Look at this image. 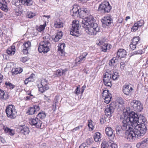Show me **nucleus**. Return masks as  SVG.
Instances as JSON below:
<instances>
[{"label":"nucleus","instance_id":"obj_28","mask_svg":"<svg viewBox=\"0 0 148 148\" xmlns=\"http://www.w3.org/2000/svg\"><path fill=\"white\" fill-rule=\"evenodd\" d=\"M23 71L22 68H16L13 69L11 71V72L12 74L16 75L18 73H21Z\"/></svg>","mask_w":148,"mask_h":148},{"label":"nucleus","instance_id":"obj_47","mask_svg":"<svg viewBox=\"0 0 148 148\" xmlns=\"http://www.w3.org/2000/svg\"><path fill=\"white\" fill-rule=\"evenodd\" d=\"M9 66L8 65V63L6 67L4 68V70L6 72L8 73V74L9 73Z\"/></svg>","mask_w":148,"mask_h":148},{"label":"nucleus","instance_id":"obj_50","mask_svg":"<svg viewBox=\"0 0 148 148\" xmlns=\"http://www.w3.org/2000/svg\"><path fill=\"white\" fill-rule=\"evenodd\" d=\"M82 126H78L76 127L74 129H73L72 130H71V131L72 132H74L75 131H76L77 130H79L80 127H82Z\"/></svg>","mask_w":148,"mask_h":148},{"label":"nucleus","instance_id":"obj_1","mask_svg":"<svg viewBox=\"0 0 148 148\" xmlns=\"http://www.w3.org/2000/svg\"><path fill=\"white\" fill-rule=\"evenodd\" d=\"M126 118L128 122L132 124V131L129 133L128 136L133 138H137L139 139L144 136L147 131L145 126L146 119L144 116L138 115L135 112H132L127 115Z\"/></svg>","mask_w":148,"mask_h":148},{"label":"nucleus","instance_id":"obj_15","mask_svg":"<svg viewBox=\"0 0 148 148\" xmlns=\"http://www.w3.org/2000/svg\"><path fill=\"white\" fill-rule=\"evenodd\" d=\"M114 103H111L109 107L106 108L105 110V115L107 117L109 118L111 116L112 114L113 113L115 109L114 108Z\"/></svg>","mask_w":148,"mask_h":148},{"label":"nucleus","instance_id":"obj_43","mask_svg":"<svg viewBox=\"0 0 148 148\" xmlns=\"http://www.w3.org/2000/svg\"><path fill=\"white\" fill-rule=\"evenodd\" d=\"M5 112L7 114V116L8 117H9V105H8L5 110Z\"/></svg>","mask_w":148,"mask_h":148},{"label":"nucleus","instance_id":"obj_5","mask_svg":"<svg viewBox=\"0 0 148 148\" xmlns=\"http://www.w3.org/2000/svg\"><path fill=\"white\" fill-rule=\"evenodd\" d=\"M47 38H46L47 36L45 37V39L47 38V40H45L41 42L38 49L40 53L43 52L44 53H47L50 50V47L51 46V44L49 42V36H47Z\"/></svg>","mask_w":148,"mask_h":148},{"label":"nucleus","instance_id":"obj_62","mask_svg":"<svg viewBox=\"0 0 148 148\" xmlns=\"http://www.w3.org/2000/svg\"><path fill=\"white\" fill-rule=\"evenodd\" d=\"M85 145V144H82L79 146V148H85L86 147Z\"/></svg>","mask_w":148,"mask_h":148},{"label":"nucleus","instance_id":"obj_63","mask_svg":"<svg viewBox=\"0 0 148 148\" xmlns=\"http://www.w3.org/2000/svg\"><path fill=\"white\" fill-rule=\"evenodd\" d=\"M3 77V76L0 73V83L2 82V79Z\"/></svg>","mask_w":148,"mask_h":148},{"label":"nucleus","instance_id":"obj_53","mask_svg":"<svg viewBox=\"0 0 148 148\" xmlns=\"http://www.w3.org/2000/svg\"><path fill=\"white\" fill-rule=\"evenodd\" d=\"M112 148H117L118 146L115 143H112L111 144L110 146Z\"/></svg>","mask_w":148,"mask_h":148},{"label":"nucleus","instance_id":"obj_60","mask_svg":"<svg viewBox=\"0 0 148 148\" xmlns=\"http://www.w3.org/2000/svg\"><path fill=\"white\" fill-rule=\"evenodd\" d=\"M45 97H44V99H45L48 100L49 99V96H47L46 95H45Z\"/></svg>","mask_w":148,"mask_h":148},{"label":"nucleus","instance_id":"obj_51","mask_svg":"<svg viewBox=\"0 0 148 148\" xmlns=\"http://www.w3.org/2000/svg\"><path fill=\"white\" fill-rule=\"evenodd\" d=\"M28 59L26 57H24L22 58L20 60H21L22 62L24 63L26 61H27Z\"/></svg>","mask_w":148,"mask_h":148},{"label":"nucleus","instance_id":"obj_36","mask_svg":"<svg viewBox=\"0 0 148 148\" xmlns=\"http://www.w3.org/2000/svg\"><path fill=\"white\" fill-rule=\"evenodd\" d=\"M101 148H109L108 144L106 141L102 142L101 145Z\"/></svg>","mask_w":148,"mask_h":148},{"label":"nucleus","instance_id":"obj_7","mask_svg":"<svg viewBox=\"0 0 148 148\" xmlns=\"http://www.w3.org/2000/svg\"><path fill=\"white\" fill-rule=\"evenodd\" d=\"M112 7L108 2L105 1L102 2L99 6L98 11L102 14L110 12Z\"/></svg>","mask_w":148,"mask_h":148},{"label":"nucleus","instance_id":"obj_52","mask_svg":"<svg viewBox=\"0 0 148 148\" xmlns=\"http://www.w3.org/2000/svg\"><path fill=\"white\" fill-rule=\"evenodd\" d=\"M23 52L25 54H26L28 53V50L29 49H25V48H23Z\"/></svg>","mask_w":148,"mask_h":148},{"label":"nucleus","instance_id":"obj_45","mask_svg":"<svg viewBox=\"0 0 148 148\" xmlns=\"http://www.w3.org/2000/svg\"><path fill=\"white\" fill-rule=\"evenodd\" d=\"M75 92L77 95H78L80 94L79 85V86H77Z\"/></svg>","mask_w":148,"mask_h":148},{"label":"nucleus","instance_id":"obj_64","mask_svg":"<svg viewBox=\"0 0 148 148\" xmlns=\"http://www.w3.org/2000/svg\"><path fill=\"white\" fill-rule=\"evenodd\" d=\"M62 72V74L63 75V74H64L67 71V70L66 69H61Z\"/></svg>","mask_w":148,"mask_h":148},{"label":"nucleus","instance_id":"obj_13","mask_svg":"<svg viewBox=\"0 0 148 148\" xmlns=\"http://www.w3.org/2000/svg\"><path fill=\"white\" fill-rule=\"evenodd\" d=\"M102 96L104 99V102L107 104L110 102L111 99L112 98V95L108 90H103Z\"/></svg>","mask_w":148,"mask_h":148},{"label":"nucleus","instance_id":"obj_33","mask_svg":"<svg viewBox=\"0 0 148 148\" xmlns=\"http://www.w3.org/2000/svg\"><path fill=\"white\" fill-rule=\"evenodd\" d=\"M65 46L64 44H61L60 46L59 47L58 49V51H60L62 55H64L65 52L63 51V49Z\"/></svg>","mask_w":148,"mask_h":148},{"label":"nucleus","instance_id":"obj_48","mask_svg":"<svg viewBox=\"0 0 148 148\" xmlns=\"http://www.w3.org/2000/svg\"><path fill=\"white\" fill-rule=\"evenodd\" d=\"M83 10L85 15H88L90 13L89 10L87 9L83 8Z\"/></svg>","mask_w":148,"mask_h":148},{"label":"nucleus","instance_id":"obj_12","mask_svg":"<svg viewBox=\"0 0 148 148\" xmlns=\"http://www.w3.org/2000/svg\"><path fill=\"white\" fill-rule=\"evenodd\" d=\"M41 85H38V86L39 90L40 92L43 93L49 89V87L48 85V81L46 79H42L41 80Z\"/></svg>","mask_w":148,"mask_h":148},{"label":"nucleus","instance_id":"obj_10","mask_svg":"<svg viewBox=\"0 0 148 148\" xmlns=\"http://www.w3.org/2000/svg\"><path fill=\"white\" fill-rule=\"evenodd\" d=\"M12 3L16 6L21 4L24 5L30 6L32 5L33 1L31 0H12Z\"/></svg>","mask_w":148,"mask_h":148},{"label":"nucleus","instance_id":"obj_24","mask_svg":"<svg viewBox=\"0 0 148 148\" xmlns=\"http://www.w3.org/2000/svg\"><path fill=\"white\" fill-rule=\"evenodd\" d=\"M117 55L118 58H120L121 59V58H123L126 55V52L123 49H119L117 53Z\"/></svg>","mask_w":148,"mask_h":148},{"label":"nucleus","instance_id":"obj_38","mask_svg":"<svg viewBox=\"0 0 148 148\" xmlns=\"http://www.w3.org/2000/svg\"><path fill=\"white\" fill-rule=\"evenodd\" d=\"M35 15L30 12H28L27 13V16L29 18H32Z\"/></svg>","mask_w":148,"mask_h":148},{"label":"nucleus","instance_id":"obj_3","mask_svg":"<svg viewBox=\"0 0 148 148\" xmlns=\"http://www.w3.org/2000/svg\"><path fill=\"white\" fill-rule=\"evenodd\" d=\"M126 115V114H124V120L122 122L123 125L122 126L120 125H117L116 126V130L117 134L122 133L123 132V130H125V138L128 140L132 141L135 140L136 138H133L132 137V136L130 137L128 136V134H129V133H130L132 130L131 127H132L131 123L130 122H128V120L127 119L126 116H125Z\"/></svg>","mask_w":148,"mask_h":148},{"label":"nucleus","instance_id":"obj_31","mask_svg":"<svg viewBox=\"0 0 148 148\" xmlns=\"http://www.w3.org/2000/svg\"><path fill=\"white\" fill-rule=\"evenodd\" d=\"M54 26L56 28H60L63 27V23L60 20H57L55 22Z\"/></svg>","mask_w":148,"mask_h":148},{"label":"nucleus","instance_id":"obj_20","mask_svg":"<svg viewBox=\"0 0 148 148\" xmlns=\"http://www.w3.org/2000/svg\"><path fill=\"white\" fill-rule=\"evenodd\" d=\"M113 130L110 127H107L105 130L106 134L110 139H113L115 136L114 134H113Z\"/></svg>","mask_w":148,"mask_h":148},{"label":"nucleus","instance_id":"obj_55","mask_svg":"<svg viewBox=\"0 0 148 148\" xmlns=\"http://www.w3.org/2000/svg\"><path fill=\"white\" fill-rule=\"evenodd\" d=\"M13 14H14L16 16H19L20 14L19 12L16 11L14 12H13Z\"/></svg>","mask_w":148,"mask_h":148},{"label":"nucleus","instance_id":"obj_27","mask_svg":"<svg viewBox=\"0 0 148 148\" xmlns=\"http://www.w3.org/2000/svg\"><path fill=\"white\" fill-rule=\"evenodd\" d=\"M8 95H5L4 91L0 89V99L5 100L8 99Z\"/></svg>","mask_w":148,"mask_h":148},{"label":"nucleus","instance_id":"obj_18","mask_svg":"<svg viewBox=\"0 0 148 148\" xmlns=\"http://www.w3.org/2000/svg\"><path fill=\"white\" fill-rule=\"evenodd\" d=\"M10 109L11 111V114H10V118L15 119L17 115V112L16 111L15 106L12 105H10Z\"/></svg>","mask_w":148,"mask_h":148},{"label":"nucleus","instance_id":"obj_44","mask_svg":"<svg viewBox=\"0 0 148 148\" xmlns=\"http://www.w3.org/2000/svg\"><path fill=\"white\" fill-rule=\"evenodd\" d=\"M9 50H8V49L6 51V53L8 54V55L6 56V55H4L3 56V57L5 59L7 60V58H9Z\"/></svg>","mask_w":148,"mask_h":148},{"label":"nucleus","instance_id":"obj_61","mask_svg":"<svg viewBox=\"0 0 148 148\" xmlns=\"http://www.w3.org/2000/svg\"><path fill=\"white\" fill-rule=\"evenodd\" d=\"M29 78H27L25 80V81H24V82H25V84H28V83L29 82V81H28V80H29Z\"/></svg>","mask_w":148,"mask_h":148},{"label":"nucleus","instance_id":"obj_17","mask_svg":"<svg viewBox=\"0 0 148 148\" xmlns=\"http://www.w3.org/2000/svg\"><path fill=\"white\" fill-rule=\"evenodd\" d=\"M140 38L138 36L134 37L132 39V43L130 45V47L133 50L136 47V45L140 42Z\"/></svg>","mask_w":148,"mask_h":148},{"label":"nucleus","instance_id":"obj_59","mask_svg":"<svg viewBox=\"0 0 148 148\" xmlns=\"http://www.w3.org/2000/svg\"><path fill=\"white\" fill-rule=\"evenodd\" d=\"M14 86L15 85L10 83V89H13L14 88Z\"/></svg>","mask_w":148,"mask_h":148},{"label":"nucleus","instance_id":"obj_19","mask_svg":"<svg viewBox=\"0 0 148 148\" xmlns=\"http://www.w3.org/2000/svg\"><path fill=\"white\" fill-rule=\"evenodd\" d=\"M18 129L20 130L21 132L24 135H27L29 132V128L25 125L20 126Z\"/></svg>","mask_w":148,"mask_h":148},{"label":"nucleus","instance_id":"obj_49","mask_svg":"<svg viewBox=\"0 0 148 148\" xmlns=\"http://www.w3.org/2000/svg\"><path fill=\"white\" fill-rule=\"evenodd\" d=\"M3 128L5 133H8L9 132V128L8 127L3 126Z\"/></svg>","mask_w":148,"mask_h":148},{"label":"nucleus","instance_id":"obj_14","mask_svg":"<svg viewBox=\"0 0 148 148\" xmlns=\"http://www.w3.org/2000/svg\"><path fill=\"white\" fill-rule=\"evenodd\" d=\"M101 21L103 27H106L107 26L111 25L112 23L113 19L111 16H109L104 17L101 19Z\"/></svg>","mask_w":148,"mask_h":148},{"label":"nucleus","instance_id":"obj_16","mask_svg":"<svg viewBox=\"0 0 148 148\" xmlns=\"http://www.w3.org/2000/svg\"><path fill=\"white\" fill-rule=\"evenodd\" d=\"M40 110L39 107L37 105H34L32 107L28 108L27 112V113L29 115H32L35 114L37 111Z\"/></svg>","mask_w":148,"mask_h":148},{"label":"nucleus","instance_id":"obj_34","mask_svg":"<svg viewBox=\"0 0 148 148\" xmlns=\"http://www.w3.org/2000/svg\"><path fill=\"white\" fill-rule=\"evenodd\" d=\"M31 46V42L28 41L25 42L23 45V48L29 49Z\"/></svg>","mask_w":148,"mask_h":148},{"label":"nucleus","instance_id":"obj_29","mask_svg":"<svg viewBox=\"0 0 148 148\" xmlns=\"http://www.w3.org/2000/svg\"><path fill=\"white\" fill-rule=\"evenodd\" d=\"M58 97H56L54 100L53 102L52 105V110L53 111H55L57 106H58Z\"/></svg>","mask_w":148,"mask_h":148},{"label":"nucleus","instance_id":"obj_37","mask_svg":"<svg viewBox=\"0 0 148 148\" xmlns=\"http://www.w3.org/2000/svg\"><path fill=\"white\" fill-rule=\"evenodd\" d=\"M88 125L89 128L91 129V131L93 130L94 126L92 124V121L91 120L88 121Z\"/></svg>","mask_w":148,"mask_h":148},{"label":"nucleus","instance_id":"obj_40","mask_svg":"<svg viewBox=\"0 0 148 148\" xmlns=\"http://www.w3.org/2000/svg\"><path fill=\"white\" fill-rule=\"evenodd\" d=\"M116 59L113 58L110 61L109 64L110 66H113L114 65V64L116 62V61H115Z\"/></svg>","mask_w":148,"mask_h":148},{"label":"nucleus","instance_id":"obj_9","mask_svg":"<svg viewBox=\"0 0 148 148\" xmlns=\"http://www.w3.org/2000/svg\"><path fill=\"white\" fill-rule=\"evenodd\" d=\"M130 104L136 111L140 112L143 109V105L139 101L134 100L131 102Z\"/></svg>","mask_w":148,"mask_h":148},{"label":"nucleus","instance_id":"obj_25","mask_svg":"<svg viewBox=\"0 0 148 148\" xmlns=\"http://www.w3.org/2000/svg\"><path fill=\"white\" fill-rule=\"evenodd\" d=\"M7 3L5 0H0V8L5 12L8 11L7 8Z\"/></svg>","mask_w":148,"mask_h":148},{"label":"nucleus","instance_id":"obj_56","mask_svg":"<svg viewBox=\"0 0 148 148\" xmlns=\"http://www.w3.org/2000/svg\"><path fill=\"white\" fill-rule=\"evenodd\" d=\"M138 27L137 26H133L132 29H133V31H135L138 29Z\"/></svg>","mask_w":148,"mask_h":148},{"label":"nucleus","instance_id":"obj_22","mask_svg":"<svg viewBox=\"0 0 148 148\" xmlns=\"http://www.w3.org/2000/svg\"><path fill=\"white\" fill-rule=\"evenodd\" d=\"M133 89L132 87L129 85H125L123 88V92L125 94L129 95L131 93Z\"/></svg>","mask_w":148,"mask_h":148},{"label":"nucleus","instance_id":"obj_54","mask_svg":"<svg viewBox=\"0 0 148 148\" xmlns=\"http://www.w3.org/2000/svg\"><path fill=\"white\" fill-rule=\"evenodd\" d=\"M15 134V132L14 130L10 129V135L13 136Z\"/></svg>","mask_w":148,"mask_h":148},{"label":"nucleus","instance_id":"obj_30","mask_svg":"<svg viewBox=\"0 0 148 148\" xmlns=\"http://www.w3.org/2000/svg\"><path fill=\"white\" fill-rule=\"evenodd\" d=\"M108 117H106V116L105 115H102L100 119V122L101 124H103L105 123L106 121H108V122H109L110 120L109 118H108Z\"/></svg>","mask_w":148,"mask_h":148},{"label":"nucleus","instance_id":"obj_2","mask_svg":"<svg viewBox=\"0 0 148 148\" xmlns=\"http://www.w3.org/2000/svg\"><path fill=\"white\" fill-rule=\"evenodd\" d=\"M82 25L85 29L86 32L90 35H96L100 30L91 15L85 17L82 20Z\"/></svg>","mask_w":148,"mask_h":148},{"label":"nucleus","instance_id":"obj_39","mask_svg":"<svg viewBox=\"0 0 148 148\" xmlns=\"http://www.w3.org/2000/svg\"><path fill=\"white\" fill-rule=\"evenodd\" d=\"M118 77V73L117 72H115L114 73L112 76V79L114 80H115L117 79Z\"/></svg>","mask_w":148,"mask_h":148},{"label":"nucleus","instance_id":"obj_4","mask_svg":"<svg viewBox=\"0 0 148 148\" xmlns=\"http://www.w3.org/2000/svg\"><path fill=\"white\" fill-rule=\"evenodd\" d=\"M46 116V114L44 112H42L39 113L35 118L32 119L30 120V123L32 125L35 127L39 128L42 129V122L41 120L44 119Z\"/></svg>","mask_w":148,"mask_h":148},{"label":"nucleus","instance_id":"obj_6","mask_svg":"<svg viewBox=\"0 0 148 148\" xmlns=\"http://www.w3.org/2000/svg\"><path fill=\"white\" fill-rule=\"evenodd\" d=\"M84 11L83 8H80L77 5H74L70 11V13L73 16L81 18L85 15Z\"/></svg>","mask_w":148,"mask_h":148},{"label":"nucleus","instance_id":"obj_8","mask_svg":"<svg viewBox=\"0 0 148 148\" xmlns=\"http://www.w3.org/2000/svg\"><path fill=\"white\" fill-rule=\"evenodd\" d=\"M72 26L70 31V34L73 36H78V34H80L79 29L80 26L79 24V21L77 20L73 21L72 22Z\"/></svg>","mask_w":148,"mask_h":148},{"label":"nucleus","instance_id":"obj_21","mask_svg":"<svg viewBox=\"0 0 148 148\" xmlns=\"http://www.w3.org/2000/svg\"><path fill=\"white\" fill-rule=\"evenodd\" d=\"M111 103H114V108L115 109L122 108L123 104V101L122 99H119V100L117 101L116 102H112Z\"/></svg>","mask_w":148,"mask_h":148},{"label":"nucleus","instance_id":"obj_35","mask_svg":"<svg viewBox=\"0 0 148 148\" xmlns=\"http://www.w3.org/2000/svg\"><path fill=\"white\" fill-rule=\"evenodd\" d=\"M11 50H10V56L14 55L15 52V47L14 45H12L11 47Z\"/></svg>","mask_w":148,"mask_h":148},{"label":"nucleus","instance_id":"obj_57","mask_svg":"<svg viewBox=\"0 0 148 148\" xmlns=\"http://www.w3.org/2000/svg\"><path fill=\"white\" fill-rule=\"evenodd\" d=\"M35 76V75L33 73L28 78H29V79H31L33 80V78Z\"/></svg>","mask_w":148,"mask_h":148},{"label":"nucleus","instance_id":"obj_26","mask_svg":"<svg viewBox=\"0 0 148 148\" xmlns=\"http://www.w3.org/2000/svg\"><path fill=\"white\" fill-rule=\"evenodd\" d=\"M62 33L61 31L58 32L53 39L54 41L55 42L58 41L60 39L62 38Z\"/></svg>","mask_w":148,"mask_h":148},{"label":"nucleus","instance_id":"obj_46","mask_svg":"<svg viewBox=\"0 0 148 148\" xmlns=\"http://www.w3.org/2000/svg\"><path fill=\"white\" fill-rule=\"evenodd\" d=\"M143 51L141 50H139L133 53L134 54H140L142 53Z\"/></svg>","mask_w":148,"mask_h":148},{"label":"nucleus","instance_id":"obj_42","mask_svg":"<svg viewBox=\"0 0 148 148\" xmlns=\"http://www.w3.org/2000/svg\"><path fill=\"white\" fill-rule=\"evenodd\" d=\"M137 22L139 27H141L144 24V21L142 20H140Z\"/></svg>","mask_w":148,"mask_h":148},{"label":"nucleus","instance_id":"obj_41","mask_svg":"<svg viewBox=\"0 0 148 148\" xmlns=\"http://www.w3.org/2000/svg\"><path fill=\"white\" fill-rule=\"evenodd\" d=\"M61 69L58 70L56 72V74L57 76H60L62 75V72Z\"/></svg>","mask_w":148,"mask_h":148},{"label":"nucleus","instance_id":"obj_11","mask_svg":"<svg viewBox=\"0 0 148 148\" xmlns=\"http://www.w3.org/2000/svg\"><path fill=\"white\" fill-rule=\"evenodd\" d=\"M110 74L106 72L104 75L103 82L104 85L107 86L111 87L112 85V79Z\"/></svg>","mask_w":148,"mask_h":148},{"label":"nucleus","instance_id":"obj_32","mask_svg":"<svg viewBox=\"0 0 148 148\" xmlns=\"http://www.w3.org/2000/svg\"><path fill=\"white\" fill-rule=\"evenodd\" d=\"M101 135V134L99 132H96L95 133L94 135V138L95 142H98L101 140L100 139Z\"/></svg>","mask_w":148,"mask_h":148},{"label":"nucleus","instance_id":"obj_23","mask_svg":"<svg viewBox=\"0 0 148 148\" xmlns=\"http://www.w3.org/2000/svg\"><path fill=\"white\" fill-rule=\"evenodd\" d=\"M87 55L86 53H84L82 55L80 56L79 58H77L75 60L76 63L77 64H79L83 62L85 60L86 57Z\"/></svg>","mask_w":148,"mask_h":148},{"label":"nucleus","instance_id":"obj_58","mask_svg":"<svg viewBox=\"0 0 148 148\" xmlns=\"http://www.w3.org/2000/svg\"><path fill=\"white\" fill-rule=\"evenodd\" d=\"M107 45H106V46H104V47L103 48V47H102V49H103V51H106V50H107Z\"/></svg>","mask_w":148,"mask_h":148}]
</instances>
